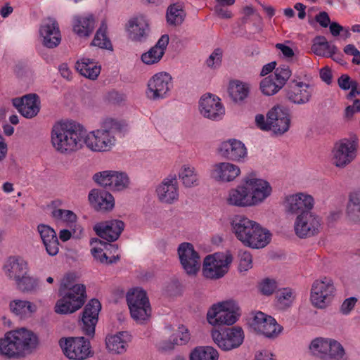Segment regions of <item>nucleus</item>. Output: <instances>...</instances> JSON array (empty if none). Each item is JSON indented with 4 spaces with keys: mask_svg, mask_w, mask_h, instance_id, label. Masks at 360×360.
<instances>
[{
    "mask_svg": "<svg viewBox=\"0 0 360 360\" xmlns=\"http://www.w3.org/2000/svg\"><path fill=\"white\" fill-rule=\"evenodd\" d=\"M283 87L271 75L260 82V89L266 96H272L278 93Z\"/></svg>",
    "mask_w": 360,
    "mask_h": 360,
    "instance_id": "obj_48",
    "label": "nucleus"
},
{
    "mask_svg": "<svg viewBox=\"0 0 360 360\" xmlns=\"http://www.w3.org/2000/svg\"><path fill=\"white\" fill-rule=\"evenodd\" d=\"M333 165L345 168L356 157L357 143L349 139H343L336 143L333 149Z\"/></svg>",
    "mask_w": 360,
    "mask_h": 360,
    "instance_id": "obj_16",
    "label": "nucleus"
},
{
    "mask_svg": "<svg viewBox=\"0 0 360 360\" xmlns=\"http://www.w3.org/2000/svg\"><path fill=\"white\" fill-rule=\"evenodd\" d=\"M232 261L233 257L229 252L206 256L202 266L204 276L210 279L223 277L228 272L229 266Z\"/></svg>",
    "mask_w": 360,
    "mask_h": 360,
    "instance_id": "obj_9",
    "label": "nucleus"
},
{
    "mask_svg": "<svg viewBox=\"0 0 360 360\" xmlns=\"http://www.w3.org/2000/svg\"><path fill=\"white\" fill-rule=\"evenodd\" d=\"M46 252L51 256H55L59 251V243L56 231L49 225L40 224L37 227Z\"/></svg>",
    "mask_w": 360,
    "mask_h": 360,
    "instance_id": "obj_33",
    "label": "nucleus"
},
{
    "mask_svg": "<svg viewBox=\"0 0 360 360\" xmlns=\"http://www.w3.org/2000/svg\"><path fill=\"white\" fill-rule=\"evenodd\" d=\"M186 16L184 5L180 3L171 4L167 10L166 18L169 25L173 26L181 25Z\"/></svg>",
    "mask_w": 360,
    "mask_h": 360,
    "instance_id": "obj_40",
    "label": "nucleus"
},
{
    "mask_svg": "<svg viewBox=\"0 0 360 360\" xmlns=\"http://www.w3.org/2000/svg\"><path fill=\"white\" fill-rule=\"evenodd\" d=\"M240 173V169L238 166L229 162H221L214 165L211 175L217 181H231Z\"/></svg>",
    "mask_w": 360,
    "mask_h": 360,
    "instance_id": "obj_37",
    "label": "nucleus"
},
{
    "mask_svg": "<svg viewBox=\"0 0 360 360\" xmlns=\"http://www.w3.org/2000/svg\"><path fill=\"white\" fill-rule=\"evenodd\" d=\"M227 202L229 205L238 207H248L252 205V199L250 198L249 187L244 182L243 185L238 186L229 192Z\"/></svg>",
    "mask_w": 360,
    "mask_h": 360,
    "instance_id": "obj_38",
    "label": "nucleus"
},
{
    "mask_svg": "<svg viewBox=\"0 0 360 360\" xmlns=\"http://www.w3.org/2000/svg\"><path fill=\"white\" fill-rule=\"evenodd\" d=\"M335 292L333 281L323 277L314 281L311 289L312 304L320 309L325 308L331 301Z\"/></svg>",
    "mask_w": 360,
    "mask_h": 360,
    "instance_id": "obj_11",
    "label": "nucleus"
},
{
    "mask_svg": "<svg viewBox=\"0 0 360 360\" xmlns=\"http://www.w3.org/2000/svg\"><path fill=\"white\" fill-rule=\"evenodd\" d=\"M90 244L91 253L97 262L108 264L118 260V248L115 245L103 242L97 238L92 239Z\"/></svg>",
    "mask_w": 360,
    "mask_h": 360,
    "instance_id": "obj_18",
    "label": "nucleus"
},
{
    "mask_svg": "<svg viewBox=\"0 0 360 360\" xmlns=\"http://www.w3.org/2000/svg\"><path fill=\"white\" fill-rule=\"evenodd\" d=\"M329 348H330V340H326L322 338H317L314 339L309 346V349L312 354L322 360H325V357L323 356L326 354L328 349Z\"/></svg>",
    "mask_w": 360,
    "mask_h": 360,
    "instance_id": "obj_47",
    "label": "nucleus"
},
{
    "mask_svg": "<svg viewBox=\"0 0 360 360\" xmlns=\"http://www.w3.org/2000/svg\"><path fill=\"white\" fill-rule=\"evenodd\" d=\"M315 19L321 27L325 28L331 23L329 15L326 11L320 12L316 15Z\"/></svg>",
    "mask_w": 360,
    "mask_h": 360,
    "instance_id": "obj_64",
    "label": "nucleus"
},
{
    "mask_svg": "<svg viewBox=\"0 0 360 360\" xmlns=\"http://www.w3.org/2000/svg\"><path fill=\"white\" fill-rule=\"evenodd\" d=\"M239 316L231 302H223L212 306L207 311V319L212 326H230L236 322Z\"/></svg>",
    "mask_w": 360,
    "mask_h": 360,
    "instance_id": "obj_10",
    "label": "nucleus"
},
{
    "mask_svg": "<svg viewBox=\"0 0 360 360\" xmlns=\"http://www.w3.org/2000/svg\"><path fill=\"white\" fill-rule=\"evenodd\" d=\"M249 91L248 85L239 81L231 82L229 86V96L235 103L241 102L245 99Z\"/></svg>",
    "mask_w": 360,
    "mask_h": 360,
    "instance_id": "obj_43",
    "label": "nucleus"
},
{
    "mask_svg": "<svg viewBox=\"0 0 360 360\" xmlns=\"http://www.w3.org/2000/svg\"><path fill=\"white\" fill-rule=\"evenodd\" d=\"M277 288L276 282L274 280L266 278L259 285V290L264 295L273 294Z\"/></svg>",
    "mask_w": 360,
    "mask_h": 360,
    "instance_id": "obj_59",
    "label": "nucleus"
},
{
    "mask_svg": "<svg viewBox=\"0 0 360 360\" xmlns=\"http://www.w3.org/2000/svg\"><path fill=\"white\" fill-rule=\"evenodd\" d=\"M124 227L123 221L118 219H112L96 224L94 230L101 238L108 241H115L119 238Z\"/></svg>",
    "mask_w": 360,
    "mask_h": 360,
    "instance_id": "obj_30",
    "label": "nucleus"
},
{
    "mask_svg": "<svg viewBox=\"0 0 360 360\" xmlns=\"http://www.w3.org/2000/svg\"><path fill=\"white\" fill-rule=\"evenodd\" d=\"M163 291L167 296L177 297L182 295L184 287L178 280L173 279L166 283Z\"/></svg>",
    "mask_w": 360,
    "mask_h": 360,
    "instance_id": "obj_54",
    "label": "nucleus"
},
{
    "mask_svg": "<svg viewBox=\"0 0 360 360\" xmlns=\"http://www.w3.org/2000/svg\"><path fill=\"white\" fill-rule=\"evenodd\" d=\"M250 324L255 330L267 338L276 337L283 329L274 318L262 311L256 313Z\"/></svg>",
    "mask_w": 360,
    "mask_h": 360,
    "instance_id": "obj_20",
    "label": "nucleus"
},
{
    "mask_svg": "<svg viewBox=\"0 0 360 360\" xmlns=\"http://www.w3.org/2000/svg\"><path fill=\"white\" fill-rule=\"evenodd\" d=\"M96 22V18L91 13L77 15L72 19V30L79 37L87 38L93 33Z\"/></svg>",
    "mask_w": 360,
    "mask_h": 360,
    "instance_id": "obj_32",
    "label": "nucleus"
},
{
    "mask_svg": "<svg viewBox=\"0 0 360 360\" xmlns=\"http://www.w3.org/2000/svg\"><path fill=\"white\" fill-rule=\"evenodd\" d=\"M143 214L147 220H150L155 215V200H148L145 202L143 209Z\"/></svg>",
    "mask_w": 360,
    "mask_h": 360,
    "instance_id": "obj_61",
    "label": "nucleus"
},
{
    "mask_svg": "<svg viewBox=\"0 0 360 360\" xmlns=\"http://www.w3.org/2000/svg\"><path fill=\"white\" fill-rule=\"evenodd\" d=\"M9 309L13 314L20 319H26L37 311V306L28 300L15 299L10 302Z\"/></svg>",
    "mask_w": 360,
    "mask_h": 360,
    "instance_id": "obj_39",
    "label": "nucleus"
},
{
    "mask_svg": "<svg viewBox=\"0 0 360 360\" xmlns=\"http://www.w3.org/2000/svg\"><path fill=\"white\" fill-rule=\"evenodd\" d=\"M346 212L351 220L360 222V191L349 193Z\"/></svg>",
    "mask_w": 360,
    "mask_h": 360,
    "instance_id": "obj_41",
    "label": "nucleus"
},
{
    "mask_svg": "<svg viewBox=\"0 0 360 360\" xmlns=\"http://www.w3.org/2000/svg\"><path fill=\"white\" fill-rule=\"evenodd\" d=\"M75 69L82 76L95 80L101 73V66L95 59L82 56L77 60Z\"/></svg>",
    "mask_w": 360,
    "mask_h": 360,
    "instance_id": "obj_35",
    "label": "nucleus"
},
{
    "mask_svg": "<svg viewBox=\"0 0 360 360\" xmlns=\"http://www.w3.org/2000/svg\"><path fill=\"white\" fill-rule=\"evenodd\" d=\"M126 300L130 316L139 324L146 323L150 318L152 310L147 293L141 288L129 290Z\"/></svg>",
    "mask_w": 360,
    "mask_h": 360,
    "instance_id": "obj_7",
    "label": "nucleus"
},
{
    "mask_svg": "<svg viewBox=\"0 0 360 360\" xmlns=\"http://www.w3.org/2000/svg\"><path fill=\"white\" fill-rule=\"evenodd\" d=\"M75 274H65L60 281L59 295L61 297L57 300L54 311L58 314H70L79 310L86 300L84 285L75 283Z\"/></svg>",
    "mask_w": 360,
    "mask_h": 360,
    "instance_id": "obj_3",
    "label": "nucleus"
},
{
    "mask_svg": "<svg viewBox=\"0 0 360 360\" xmlns=\"http://www.w3.org/2000/svg\"><path fill=\"white\" fill-rule=\"evenodd\" d=\"M325 46V48L330 50H338L335 45L330 44L324 36H317L314 39V43L311 46V50L316 55H324L321 53L320 47Z\"/></svg>",
    "mask_w": 360,
    "mask_h": 360,
    "instance_id": "obj_55",
    "label": "nucleus"
},
{
    "mask_svg": "<svg viewBox=\"0 0 360 360\" xmlns=\"http://www.w3.org/2000/svg\"><path fill=\"white\" fill-rule=\"evenodd\" d=\"M357 300L355 297H350L346 299L342 306H341V311L344 314H347L350 312V311L354 308L356 304Z\"/></svg>",
    "mask_w": 360,
    "mask_h": 360,
    "instance_id": "obj_63",
    "label": "nucleus"
},
{
    "mask_svg": "<svg viewBox=\"0 0 360 360\" xmlns=\"http://www.w3.org/2000/svg\"><path fill=\"white\" fill-rule=\"evenodd\" d=\"M255 173H250L243 181L249 187L250 198L252 199V205L262 202L271 193V187L264 180L255 177Z\"/></svg>",
    "mask_w": 360,
    "mask_h": 360,
    "instance_id": "obj_22",
    "label": "nucleus"
},
{
    "mask_svg": "<svg viewBox=\"0 0 360 360\" xmlns=\"http://www.w3.org/2000/svg\"><path fill=\"white\" fill-rule=\"evenodd\" d=\"M108 25L105 20H102L98 30H97L91 44L101 49H110L112 45L106 35Z\"/></svg>",
    "mask_w": 360,
    "mask_h": 360,
    "instance_id": "obj_46",
    "label": "nucleus"
},
{
    "mask_svg": "<svg viewBox=\"0 0 360 360\" xmlns=\"http://www.w3.org/2000/svg\"><path fill=\"white\" fill-rule=\"evenodd\" d=\"M124 126L122 120L105 117L101 120L98 128L90 131L83 128L82 150L86 148L92 153L110 152L117 144L116 134Z\"/></svg>",
    "mask_w": 360,
    "mask_h": 360,
    "instance_id": "obj_1",
    "label": "nucleus"
},
{
    "mask_svg": "<svg viewBox=\"0 0 360 360\" xmlns=\"http://www.w3.org/2000/svg\"><path fill=\"white\" fill-rule=\"evenodd\" d=\"M231 226L236 237L245 246L262 248L270 242V232L244 216H236L232 219Z\"/></svg>",
    "mask_w": 360,
    "mask_h": 360,
    "instance_id": "obj_5",
    "label": "nucleus"
},
{
    "mask_svg": "<svg viewBox=\"0 0 360 360\" xmlns=\"http://www.w3.org/2000/svg\"><path fill=\"white\" fill-rule=\"evenodd\" d=\"M39 341L38 336L25 328L9 331L0 338V354L8 357H19L34 351Z\"/></svg>",
    "mask_w": 360,
    "mask_h": 360,
    "instance_id": "obj_4",
    "label": "nucleus"
},
{
    "mask_svg": "<svg viewBox=\"0 0 360 360\" xmlns=\"http://www.w3.org/2000/svg\"><path fill=\"white\" fill-rule=\"evenodd\" d=\"M314 207L312 196L304 193H298L286 197L285 207L288 212L298 216L304 212L311 211Z\"/></svg>",
    "mask_w": 360,
    "mask_h": 360,
    "instance_id": "obj_26",
    "label": "nucleus"
},
{
    "mask_svg": "<svg viewBox=\"0 0 360 360\" xmlns=\"http://www.w3.org/2000/svg\"><path fill=\"white\" fill-rule=\"evenodd\" d=\"M179 178L186 188L198 185V178L195 169L190 165H184L179 172Z\"/></svg>",
    "mask_w": 360,
    "mask_h": 360,
    "instance_id": "obj_44",
    "label": "nucleus"
},
{
    "mask_svg": "<svg viewBox=\"0 0 360 360\" xmlns=\"http://www.w3.org/2000/svg\"><path fill=\"white\" fill-rule=\"evenodd\" d=\"M94 181L98 185L115 192L123 191L130 187L129 175L121 170H104L96 173Z\"/></svg>",
    "mask_w": 360,
    "mask_h": 360,
    "instance_id": "obj_8",
    "label": "nucleus"
},
{
    "mask_svg": "<svg viewBox=\"0 0 360 360\" xmlns=\"http://www.w3.org/2000/svg\"><path fill=\"white\" fill-rule=\"evenodd\" d=\"M309 84L292 80L285 89L286 98L297 105H303L310 101L312 92L309 90Z\"/></svg>",
    "mask_w": 360,
    "mask_h": 360,
    "instance_id": "obj_24",
    "label": "nucleus"
},
{
    "mask_svg": "<svg viewBox=\"0 0 360 360\" xmlns=\"http://www.w3.org/2000/svg\"><path fill=\"white\" fill-rule=\"evenodd\" d=\"M3 269L5 275L8 278L14 281V282L30 270L27 261L18 257H10L8 258Z\"/></svg>",
    "mask_w": 360,
    "mask_h": 360,
    "instance_id": "obj_34",
    "label": "nucleus"
},
{
    "mask_svg": "<svg viewBox=\"0 0 360 360\" xmlns=\"http://www.w3.org/2000/svg\"><path fill=\"white\" fill-rule=\"evenodd\" d=\"M52 217L56 220L68 224H73L77 220L76 214L69 210L56 209L52 212Z\"/></svg>",
    "mask_w": 360,
    "mask_h": 360,
    "instance_id": "obj_50",
    "label": "nucleus"
},
{
    "mask_svg": "<svg viewBox=\"0 0 360 360\" xmlns=\"http://www.w3.org/2000/svg\"><path fill=\"white\" fill-rule=\"evenodd\" d=\"M40 100L37 94H27L21 98L13 99V105L25 117L30 119L35 117L40 110Z\"/></svg>",
    "mask_w": 360,
    "mask_h": 360,
    "instance_id": "obj_27",
    "label": "nucleus"
},
{
    "mask_svg": "<svg viewBox=\"0 0 360 360\" xmlns=\"http://www.w3.org/2000/svg\"><path fill=\"white\" fill-rule=\"evenodd\" d=\"M131 341V335L127 331L109 334L105 337V348L111 354L121 355L127 351Z\"/></svg>",
    "mask_w": 360,
    "mask_h": 360,
    "instance_id": "obj_29",
    "label": "nucleus"
},
{
    "mask_svg": "<svg viewBox=\"0 0 360 360\" xmlns=\"http://www.w3.org/2000/svg\"><path fill=\"white\" fill-rule=\"evenodd\" d=\"M255 122L257 127L263 131H271L276 135H283L290 128L289 111L286 108L277 105L269 110L266 120L263 115H257Z\"/></svg>",
    "mask_w": 360,
    "mask_h": 360,
    "instance_id": "obj_6",
    "label": "nucleus"
},
{
    "mask_svg": "<svg viewBox=\"0 0 360 360\" xmlns=\"http://www.w3.org/2000/svg\"><path fill=\"white\" fill-rule=\"evenodd\" d=\"M214 342L224 351H230L240 347L244 340V333L240 327H232L225 329L221 333L212 331Z\"/></svg>",
    "mask_w": 360,
    "mask_h": 360,
    "instance_id": "obj_14",
    "label": "nucleus"
},
{
    "mask_svg": "<svg viewBox=\"0 0 360 360\" xmlns=\"http://www.w3.org/2000/svg\"><path fill=\"white\" fill-rule=\"evenodd\" d=\"M39 40L49 49L57 47L61 41V34L58 24L54 19L44 20L39 28Z\"/></svg>",
    "mask_w": 360,
    "mask_h": 360,
    "instance_id": "obj_19",
    "label": "nucleus"
},
{
    "mask_svg": "<svg viewBox=\"0 0 360 360\" xmlns=\"http://www.w3.org/2000/svg\"><path fill=\"white\" fill-rule=\"evenodd\" d=\"M101 309V304L96 299L91 300L85 306L82 313V323L83 332L86 335L89 336L94 335Z\"/></svg>",
    "mask_w": 360,
    "mask_h": 360,
    "instance_id": "obj_25",
    "label": "nucleus"
},
{
    "mask_svg": "<svg viewBox=\"0 0 360 360\" xmlns=\"http://www.w3.org/2000/svg\"><path fill=\"white\" fill-rule=\"evenodd\" d=\"M141 60L146 65L154 64L158 61V43L142 54Z\"/></svg>",
    "mask_w": 360,
    "mask_h": 360,
    "instance_id": "obj_57",
    "label": "nucleus"
},
{
    "mask_svg": "<svg viewBox=\"0 0 360 360\" xmlns=\"http://www.w3.org/2000/svg\"><path fill=\"white\" fill-rule=\"evenodd\" d=\"M179 198V188L176 176L169 175L165 179L160 186L159 200L167 204H172Z\"/></svg>",
    "mask_w": 360,
    "mask_h": 360,
    "instance_id": "obj_36",
    "label": "nucleus"
},
{
    "mask_svg": "<svg viewBox=\"0 0 360 360\" xmlns=\"http://www.w3.org/2000/svg\"><path fill=\"white\" fill-rule=\"evenodd\" d=\"M88 200L94 210L101 212L112 211L115 205L113 195L109 191L100 188L91 190L88 195Z\"/></svg>",
    "mask_w": 360,
    "mask_h": 360,
    "instance_id": "obj_23",
    "label": "nucleus"
},
{
    "mask_svg": "<svg viewBox=\"0 0 360 360\" xmlns=\"http://www.w3.org/2000/svg\"><path fill=\"white\" fill-rule=\"evenodd\" d=\"M83 127L72 120L56 122L51 131V143L59 154L70 155L82 150Z\"/></svg>",
    "mask_w": 360,
    "mask_h": 360,
    "instance_id": "obj_2",
    "label": "nucleus"
},
{
    "mask_svg": "<svg viewBox=\"0 0 360 360\" xmlns=\"http://www.w3.org/2000/svg\"><path fill=\"white\" fill-rule=\"evenodd\" d=\"M222 58V51L220 49H216L206 60V64L210 68H214V64L219 65L221 63Z\"/></svg>",
    "mask_w": 360,
    "mask_h": 360,
    "instance_id": "obj_60",
    "label": "nucleus"
},
{
    "mask_svg": "<svg viewBox=\"0 0 360 360\" xmlns=\"http://www.w3.org/2000/svg\"><path fill=\"white\" fill-rule=\"evenodd\" d=\"M199 109L201 115L212 120L221 119L225 112L220 98L211 94H205L200 98Z\"/></svg>",
    "mask_w": 360,
    "mask_h": 360,
    "instance_id": "obj_21",
    "label": "nucleus"
},
{
    "mask_svg": "<svg viewBox=\"0 0 360 360\" xmlns=\"http://www.w3.org/2000/svg\"><path fill=\"white\" fill-rule=\"evenodd\" d=\"M321 226V218L310 211L304 212L297 216L294 228L295 233L299 238H305L318 234Z\"/></svg>",
    "mask_w": 360,
    "mask_h": 360,
    "instance_id": "obj_13",
    "label": "nucleus"
},
{
    "mask_svg": "<svg viewBox=\"0 0 360 360\" xmlns=\"http://www.w3.org/2000/svg\"><path fill=\"white\" fill-rule=\"evenodd\" d=\"M177 252L180 264L186 274L190 276H196L200 271L201 261L193 245L190 243H182L179 245Z\"/></svg>",
    "mask_w": 360,
    "mask_h": 360,
    "instance_id": "obj_15",
    "label": "nucleus"
},
{
    "mask_svg": "<svg viewBox=\"0 0 360 360\" xmlns=\"http://www.w3.org/2000/svg\"><path fill=\"white\" fill-rule=\"evenodd\" d=\"M146 96L153 100L158 98V75L155 74L148 80L146 91Z\"/></svg>",
    "mask_w": 360,
    "mask_h": 360,
    "instance_id": "obj_56",
    "label": "nucleus"
},
{
    "mask_svg": "<svg viewBox=\"0 0 360 360\" xmlns=\"http://www.w3.org/2000/svg\"><path fill=\"white\" fill-rule=\"evenodd\" d=\"M59 345L70 359L83 360L91 354L90 342L84 337L61 338Z\"/></svg>",
    "mask_w": 360,
    "mask_h": 360,
    "instance_id": "obj_12",
    "label": "nucleus"
},
{
    "mask_svg": "<svg viewBox=\"0 0 360 360\" xmlns=\"http://www.w3.org/2000/svg\"><path fill=\"white\" fill-rule=\"evenodd\" d=\"M191 339L188 330L184 326L178 330H172L171 326L162 332V339L159 347V351L169 353L175 349L176 346L186 345Z\"/></svg>",
    "mask_w": 360,
    "mask_h": 360,
    "instance_id": "obj_17",
    "label": "nucleus"
},
{
    "mask_svg": "<svg viewBox=\"0 0 360 360\" xmlns=\"http://www.w3.org/2000/svg\"><path fill=\"white\" fill-rule=\"evenodd\" d=\"M292 75L288 66L281 65L275 69L274 73L271 75L283 87Z\"/></svg>",
    "mask_w": 360,
    "mask_h": 360,
    "instance_id": "obj_53",
    "label": "nucleus"
},
{
    "mask_svg": "<svg viewBox=\"0 0 360 360\" xmlns=\"http://www.w3.org/2000/svg\"><path fill=\"white\" fill-rule=\"evenodd\" d=\"M219 353L212 347H197L192 350L189 360H218Z\"/></svg>",
    "mask_w": 360,
    "mask_h": 360,
    "instance_id": "obj_42",
    "label": "nucleus"
},
{
    "mask_svg": "<svg viewBox=\"0 0 360 360\" xmlns=\"http://www.w3.org/2000/svg\"><path fill=\"white\" fill-rule=\"evenodd\" d=\"M354 83H357V82L352 79V78L346 74L342 75L338 79V86L342 90H349L352 87Z\"/></svg>",
    "mask_w": 360,
    "mask_h": 360,
    "instance_id": "obj_62",
    "label": "nucleus"
},
{
    "mask_svg": "<svg viewBox=\"0 0 360 360\" xmlns=\"http://www.w3.org/2000/svg\"><path fill=\"white\" fill-rule=\"evenodd\" d=\"M294 297L292 290L288 288H283L276 293V299L280 308L290 307Z\"/></svg>",
    "mask_w": 360,
    "mask_h": 360,
    "instance_id": "obj_51",
    "label": "nucleus"
},
{
    "mask_svg": "<svg viewBox=\"0 0 360 360\" xmlns=\"http://www.w3.org/2000/svg\"><path fill=\"white\" fill-rule=\"evenodd\" d=\"M238 269L240 271H246L252 268V258L250 252L245 251L240 253Z\"/></svg>",
    "mask_w": 360,
    "mask_h": 360,
    "instance_id": "obj_58",
    "label": "nucleus"
},
{
    "mask_svg": "<svg viewBox=\"0 0 360 360\" xmlns=\"http://www.w3.org/2000/svg\"><path fill=\"white\" fill-rule=\"evenodd\" d=\"M126 31L129 38L132 41H141L149 34L148 20L142 15H136L129 20L126 25Z\"/></svg>",
    "mask_w": 360,
    "mask_h": 360,
    "instance_id": "obj_28",
    "label": "nucleus"
},
{
    "mask_svg": "<svg viewBox=\"0 0 360 360\" xmlns=\"http://www.w3.org/2000/svg\"><path fill=\"white\" fill-rule=\"evenodd\" d=\"M172 77L165 72L159 73V98L165 97L173 84Z\"/></svg>",
    "mask_w": 360,
    "mask_h": 360,
    "instance_id": "obj_52",
    "label": "nucleus"
},
{
    "mask_svg": "<svg viewBox=\"0 0 360 360\" xmlns=\"http://www.w3.org/2000/svg\"><path fill=\"white\" fill-rule=\"evenodd\" d=\"M18 290L22 292H33L39 288V280L30 275V271L15 282Z\"/></svg>",
    "mask_w": 360,
    "mask_h": 360,
    "instance_id": "obj_45",
    "label": "nucleus"
},
{
    "mask_svg": "<svg viewBox=\"0 0 360 360\" xmlns=\"http://www.w3.org/2000/svg\"><path fill=\"white\" fill-rule=\"evenodd\" d=\"M218 152L223 158L232 161H240L247 155V149L244 143L236 139H230L221 143Z\"/></svg>",
    "mask_w": 360,
    "mask_h": 360,
    "instance_id": "obj_31",
    "label": "nucleus"
},
{
    "mask_svg": "<svg viewBox=\"0 0 360 360\" xmlns=\"http://www.w3.org/2000/svg\"><path fill=\"white\" fill-rule=\"evenodd\" d=\"M330 347L323 356L325 360H346L345 349L340 343L334 340H330Z\"/></svg>",
    "mask_w": 360,
    "mask_h": 360,
    "instance_id": "obj_49",
    "label": "nucleus"
}]
</instances>
